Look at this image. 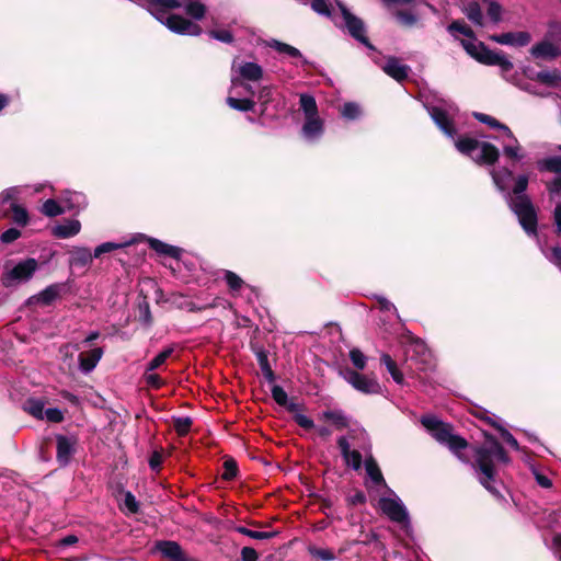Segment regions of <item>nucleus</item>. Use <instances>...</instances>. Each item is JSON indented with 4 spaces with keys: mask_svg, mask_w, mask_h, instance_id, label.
<instances>
[{
    "mask_svg": "<svg viewBox=\"0 0 561 561\" xmlns=\"http://www.w3.org/2000/svg\"><path fill=\"white\" fill-rule=\"evenodd\" d=\"M119 507L125 514H136L139 511V503L131 492L127 491L124 493V499Z\"/></svg>",
    "mask_w": 561,
    "mask_h": 561,
    "instance_id": "obj_36",
    "label": "nucleus"
},
{
    "mask_svg": "<svg viewBox=\"0 0 561 561\" xmlns=\"http://www.w3.org/2000/svg\"><path fill=\"white\" fill-rule=\"evenodd\" d=\"M192 421L188 417L178 419L174 422V428L179 435H186L191 428Z\"/></svg>",
    "mask_w": 561,
    "mask_h": 561,
    "instance_id": "obj_56",
    "label": "nucleus"
},
{
    "mask_svg": "<svg viewBox=\"0 0 561 561\" xmlns=\"http://www.w3.org/2000/svg\"><path fill=\"white\" fill-rule=\"evenodd\" d=\"M259 363H260V367H261L264 378L267 381L273 382L274 381V373H273V370L268 364L267 357L264 353L259 354Z\"/></svg>",
    "mask_w": 561,
    "mask_h": 561,
    "instance_id": "obj_48",
    "label": "nucleus"
},
{
    "mask_svg": "<svg viewBox=\"0 0 561 561\" xmlns=\"http://www.w3.org/2000/svg\"><path fill=\"white\" fill-rule=\"evenodd\" d=\"M44 419L53 423H60L64 420V413L57 408L44 410Z\"/></svg>",
    "mask_w": 561,
    "mask_h": 561,
    "instance_id": "obj_52",
    "label": "nucleus"
},
{
    "mask_svg": "<svg viewBox=\"0 0 561 561\" xmlns=\"http://www.w3.org/2000/svg\"><path fill=\"white\" fill-rule=\"evenodd\" d=\"M24 410L37 420H44V402L39 399H28Z\"/></svg>",
    "mask_w": 561,
    "mask_h": 561,
    "instance_id": "obj_32",
    "label": "nucleus"
},
{
    "mask_svg": "<svg viewBox=\"0 0 561 561\" xmlns=\"http://www.w3.org/2000/svg\"><path fill=\"white\" fill-rule=\"evenodd\" d=\"M491 175L496 187L505 193L513 176L512 171L507 168L494 169L491 171Z\"/></svg>",
    "mask_w": 561,
    "mask_h": 561,
    "instance_id": "obj_24",
    "label": "nucleus"
},
{
    "mask_svg": "<svg viewBox=\"0 0 561 561\" xmlns=\"http://www.w3.org/2000/svg\"><path fill=\"white\" fill-rule=\"evenodd\" d=\"M546 256L549 259V261H551L553 264L561 268V248H553L551 250V253L546 254Z\"/></svg>",
    "mask_w": 561,
    "mask_h": 561,
    "instance_id": "obj_63",
    "label": "nucleus"
},
{
    "mask_svg": "<svg viewBox=\"0 0 561 561\" xmlns=\"http://www.w3.org/2000/svg\"><path fill=\"white\" fill-rule=\"evenodd\" d=\"M59 291V285H50L42 290L38 295L32 297V299L41 302L42 305H49L58 297Z\"/></svg>",
    "mask_w": 561,
    "mask_h": 561,
    "instance_id": "obj_27",
    "label": "nucleus"
},
{
    "mask_svg": "<svg viewBox=\"0 0 561 561\" xmlns=\"http://www.w3.org/2000/svg\"><path fill=\"white\" fill-rule=\"evenodd\" d=\"M422 424L428 430L432 436L439 442L448 446V448L462 461H466L461 456L460 451L467 447V442L457 435L451 433L449 425L440 422L435 416L422 417Z\"/></svg>",
    "mask_w": 561,
    "mask_h": 561,
    "instance_id": "obj_5",
    "label": "nucleus"
},
{
    "mask_svg": "<svg viewBox=\"0 0 561 561\" xmlns=\"http://www.w3.org/2000/svg\"><path fill=\"white\" fill-rule=\"evenodd\" d=\"M501 435L503 437V439L514 449L518 450L519 449V444L517 442V439L506 430L504 428H501Z\"/></svg>",
    "mask_w": 561,
    "mask_h": 561,
    "instance_id": "obj_62",
    "label": "nucleus"
},
{
    "mask_svg": "<svg viewBox=\"0 0 561 561\" xmlns=\"http://www.w3.org/2000/svg\"><path fill=\"white\" fill-rule=\"evenodd\" d=\"M553 39H561V23L550 22L545 39L531 48L535 58L551 60L561 55V46L553 43Z\"/></svg>",
    "mask_w": 561,
    "mask_h": 561,
    "instance_id": "obj_9",
    "label": "nucleus"
},
{
    "mask_svg": "<svg viewBox=\"0 0 561 561\" xmlns=\"http://www.w3.org/2000/svg\"><path fill=\"white\" fill-rule=\"evenodd\" d=\"M42 213L47 217H56L66 213V208L61 201L57 202L56 199L49 198L43 204Z\"/></svg>",
    "mask_w": 561,
    "mask_h": 561,
    "instance_id": "obj_31",
    "label": "nucleus"
},
{
    "mask_svg": "<svg viewBox=\"0 0 561 561\" xmlns=\"http://www.w3.org/2000/svg\"><path fill=\"white\" fill-rule=\"evenodd\" d=\"M38 267L35 259H26L19 262L12 268H8L2 275V284L12 287L20 283L27 282Z\"/></svg>",
    "mask_w": 561,
    "mask_h": 561,
    "instance_id": "obj_12",
    "label": "nucleus"
},
{
    "mask_svg": "<svg viewBox=\"0 0 561 561\" xmlns=\"http://www.w3.org/2000/svg\"><path fill=\"white\" fill-rule=\"evenodd\" d=\"M237 476V463L234 460L229 459L224 462L222 478L225 480H232Z\"/></svg>",
    "mask_w": 561,
    "mask_h": 561,
    "instance_id": "obj_53",
    "label": "nucleus"
},
{
    "mask_svg": "<svg viewBox=\"0 0 561 561\" xmlns=\"http://www.w3.org/2000/svg\"><path fill=\"white\" fill-rule=\"evenodd\" d=\"M396 16L401 24L407 26H412L416 23V16L408 11H398Z\"/></svg>",
    "mask_w": 561,
    "mask_h": 561,
    "instance_id": "obj_55",
    "label": "nucleus"
},
{
    "mask_svg": "<svg viewBox=\"0 0 561 561\" xmlns=\"http://www.w3.org/2000/svg\"><path fill=\"white\" fill-rule=\"evenodd\" d=\"M149 12L170 31L182 35H199L201 27L184 18L169 13V10L183 8L193 19L201 20L206 12L203 3L192 0H147Z\"/></svg>",
    "mask_w": 561,
    "mask_h": 561,
    "instance_id": "obj_1",
    "label": "nucleus"
},
{
    "mask_svg": "<svg viewBox=\"0 0 561 561\" xmlns=\"http://www.w3.org/2000/svg\"><path fill=\"white\" fill-rule=\"evenodd\" d=\"M9 209L12 211V219L16 225L22 227L27 225L28 214L24 207L18 205L16 203H12Z\"/></svg>",
    "mask_w": 561,
    "mask_h": 561,
    "instance_id": "obj_38",
    "label": "nucleus"
},
{
    "mask_svg": "<svg viewBox=\"0 0 561 561\" xmlns=\"http://www.w3.org/2000/svg\"><path fill=\"white\" fill-rule=\"evenodd\" d=\"M411 351H413L414 353H420L421 354V362L423 364H430L431 362V353L426 350V346L424 345L423 342H415L411 345V350H409L408 352L410 353Z\"/></svg>",
    "mask_w": 561,
    "mask_h": 561,
    "instance_id": "obj_50",
    "label": "nucleus"
},
{
    "mask_svg": "<svg viewBox=\"0 0 561 561\" xmlns=\"http://www.w3.org/2000/svg\"><path fill=\"white\" fill-rule=\"evenodd\" d=\"M448 31L451 34L458 32L468 37V39L461 41V45L465 50L479 62L488 66H497L503 75L513 69V64L504 54L490 50L483 43L476 41L473 31L463 21H454L448 26Z\"/></svg>",
    "mask_w": 561,
    "mask_h": 561,
    "instance_id": "obj_2",
    "label": "nucleus"
},
{
    "mask_svg": "<svg viewBox=\"0 0 561 561\" xmlns=\"http://www.w3.org/2000/svg\"><path fill=\"white\" fill-rule=\"evenodd\" d=\"M257 553L256 551L251 547H244L241 550V559L242 561H257Z\"/></svg>",
    "mask_w": 561,
    "mask_h": 561,
    "instance_id": "obj_61",
    "label": "nucleus"
},
{
    "mask_svg": "<svg viewBox=\"0 0 561 561\" xmlns=\"http://www.w3.org/2000/svg\"><path fill=\"white\" fill-rule=\"evenodd\" d=\"M539 170L561 173V157H550L537 162Z\"/></svg>",
    "mask_w": 561,
    "mask_h": 561,
    "instance_id": "obj_35",
    "label": "nucleus"
},
{
    "mask_svg": "<svg viewBox=\"0 0 561 561\" xmlns=\"http://www.w3.org/2000/svg\"><path fill=\"white\" fill-rule=\"evenodd\" d=\"M157 547L161 554L169 559V561L176 558L178 553L182 551L181 546L175 541H161Z\"/></svg>",
    "mask_w": 561,
    "mask_h": 561,
    "instance_id": "obj_29",
    "label": "nucleus"
},
{
    "mask_svg": "<svg viewBox=\"0 0 561 561\" xmlns=\"http://www.w3.org/2000/svg\"><path fill=\"white\" fill-rule=\"evenodd\" d=\"M173 347H168L163 350L161 353H159L149 364H148V371H152L160 367L162 364L165 363V360L172 355Z\"/></svg>",
    "mask_w": 561,
    "mask_h": 561,
    "instance_id": "obj_41",
    "label": "nucleus"
},
{
    "mask_svg": "<svg viewBox=\"0 0 561 561\" xmlns=\"http://www.w3.org/2000/svg\"><path fill=\"white\" fill-rule=\"evenodd\" d=\"M536 79L548 85H558L561 82V72L558 70L539 71L536 75Z\"/></svg>",
    "mask_w": 561,
    "mask_h": 561,
    "instance_id": "obj_37",
    "label": "nucleus"
},
{
    "mask_svg": "<svg viewBox=\"0 0 561 561\" xmlns=\"http://www.w3.org/2000/svg\"><path fill=\"white\" fill-rule=\"evenodd\" d=\"M335 4H337L339 16L342 19V23L346 27L347 32L356 41L373 49V45L368 42V38L365 35L364 22L359 18L355 16L352 12H350V10L339 0H335Z\"/></svg>",
    "mask_w": 561,
    "mask_h": 561,
    "instance_id": "obj_13",
    "label": "nucleus"
},
{
    "mask_svg": "<svg viewBox=\"0 0 561 561\" xmlns=\"http://www.w3.org/2000/svg\"><path fill=\"white\" fill-rule=\"evenodd\" d=\"M295 422L305 430L314 427L313 421L305 414L295 415Z\"/></svg>",
    "mask_w": 561,
    "mask_h": 561,
    "instance_id": "obj_60",
    "label": "nucleus"
},
{
    "mask_svg": "<svg viewBox=\"0 0 561 561\" xmlns=\"http://www.w3.org/2000/svg\"><path fill=\"white\" fill-rule=\"evenodd\" d=\"M455 146L458 151L469 156L478 163L493 164L499 159L497 148L486 141L467 137L456 140Z\"/></svg>",
    "mask_w": 561,
    "mask_h": 561,
    "instance_id": "obj_7",
    "label": "nucleus"
},
{
    "mask_svg": "<svg viewBox=\"0 0 561 561\" xmlns=\"http://www.w3.org/2000/svg\"><path fill=\"white\" fill-rule=\"evenodd\" d=\"M224 278L232 291L239 290L244 284L242 278L231 271H225Z\"/></svg>",
    "mask_w": 561,
    "mask_h": 561,
    "instance_id": "obj_43",
    "label": "nucleus"
},
{
    "mask_svg": "<svg viewBox=\"0 0 561 561\" xmlns=\"http://www.w3.org/2000/svg\"><path fill=\"white\" fill-rule=\"evenodd\" d=\"M528 186V176L518 175L513 187L514 197L508 191L505 192L510 208L517 216L518 221L527 234L537 232V213L529 197L524 194Z\"/></svg>",
    "mask_w": 561,
    "mask_h": 561,
    "instance_id": "obj_3",
    "label": "nucleus"
},
{
    "mask_svg": "<svg viewBox=\"0 0 561 561\" xmlns=\"http://www.w3.org/2000/svg\"><path fill=\"white\" fill-rule=\"evenodd\" d=\"M103 355V351L100 347L93 348L89 352H82L79 354V367L84 374L92 371Z\"/></svg>",
    "mask_w": 561,
    "mask_h": 561,
    "instance_id": "obj_18",
    "label": "nucleus"
},
{
    "mask_svg": "<svg viewBox=\"0 0 561 561\" xmlns=\"http://www.w3.org/2000/svg\"><path fill=\"white\" fill-rule=\"evenodd\" d=\"M209 35L222 43H231L233 39L232 34L228 30H213Z\"/></svg>",
    "mask_w": 561,
    "mask_h": 561,
    "instance_id": "obj_57",
    "label": "nucleus"
},
{
    "mask_svg": "<svg viewBox=\"0 0 561 561\" xmlns=\"http://www.w3.org/2000/svg\"><path fill=\"white\" fill-rule=\"evenodd\" d=\"M463 13L473 24L478 26L484 25V18L479 3L470 2L463 8Z\"/></svg>",
    "mask_w": 561,
    "mask_h": 561,
    "instance_id": "obj_26",
    "label": "nucleus"
},
{
    "mask_svg": "<svg viewBox=\"0 0 561 561\" xmlns=\"http://www.w3.org/2000/svg\"><path fill=\"white\" fill-rule=\"evenodd\" d=\"M236 530L244 536H248L252 539H256V540H266V539H271L273 537L276 536V531H256V530H251L244 526H238L236 527Z\"/></svg>",
    "mask_w": 561,
    "mask_h": 561,
    "instance_id": "obj_39",
    "label": "nucleus"
},
{
    "mask_svg": "<svg viewBox=\"0 0 561 561\" xmlns=\"http://www.w3.org/2000/svg\"><path fill=\"white\" fill-rule=\"evenodd\" d=\"M21 232L15 228H10L5 230L1 236V241L4 243H10L20 238Z\"/></svg>",
    "mask_w": 561,
    "mask_h": 561,
    "instance_id": "obj_59",
    "label": "nucleus"
},
{
    "mask_svg": "<svg viewBox=\"0 0 561 561\" xmlns=\"http://www.w3.org/2000/svg\"><path fill=\"white\" fill-rule=\"evenodd\" d=\"M81 224L77 219H67L53 228V234L56 238L67 239L77 236L80 232Z\"/></svg>",
    "mask_w": 561,
    "mask_h": 561,
    "instance_id": "obj_19",
    "label": "nucleus"
},
{
    "mask_svg": "<svg viewBox=\"0 0 561 561\" xmlns=\"http://www.w3.org/2000/svg\"><path fill=\"white\" fill-rule=\"evenodd\" d=\"M272 47H274L279 53L287 54L290 57H295V58L301 57L300 51L297 48H295L288 44L274 41V43L272 44Z\"/></svg>",
    "mask_w": 561,
    "mask_h": 561,
    "instance_id": "obj_45",
    "label": "nucleus"
},
{
    "mask_svg": "<svg viewBox=\"0 0 561 561\" xmlns=\"http://www.w3.org/2000/svg\"><path fill=\"white\" fill-rule=\"evenodd\" d=\"M337 445L346 465L355 470L359 469L363 462V456L357 449H352L351 447L366 449V433L354 432L348 434V436H342L339 438Z\"/></svg>",
    "mask_w": 561,
    "mask_h": 561,
    "instance_id": "obj_8",
    "label": "nucleus"
},
{
    "mask_svg": "<svg viewBox=\"0 0 561 561\" xmlns=\"http://www.w3.org/2000/svg\"><path fill=\"white\" fill-rule=\"evenodd\" d=\"M553 225L556 227L557 234L561 236V202L557 203L553 214Z\"/></svg>",
    "mask_w": 561,
    "mask_h": 561,
    "instance_id": "obj_58",
    "label": "nucleus"
},
{
    "mask_svg": "<svg viewBox=\"0 0 561 561\" xmlns=\"http://www.w3.org/2000/svg\"><path fill=\"white\" fill-rule=\"evenodd\" d=\"M321 419L332 423L336 428L347 426V419L341 411L328 410L321 414Z\"/></svg>",
    "mask_w": 561,
    "mask_h": 561,
    "instance_id": "obj_28",
    "label": "nucleus"
},
{
    "mask_svg": "<svg viewBox=\"0 0 561 561\" xmlns=\"http://www.w3.org/2000/svg\"><path fill=\"white\" fill-rule=\"evenodd\" d=\"M61 203L66 211L80 210L85 207V196L79 192L67 191L61 196Z\"/></svg>",
    "mask_w": 561,
    "mask_h": 561,
    "instance_id": "obj_21",
    "label": "nucleus"
},
{
    "mask_svg": "<svg viewBox=\"0 0 561 561\" xmlns=\"http://www.w3.org/2000/svg\"><path fill=\"white\" fill-rule=\"evenodd\" d=\"M272 397L279 405H286L288 397L286 391L280 386H273Z\"/></svg>",
    "mask_w": 561,
    "mask_h": 561,
    "instance_id": "obj_54",
    "label": "nucleus"
},
{
    "mask_svg": "<svg viewBox=\"0 0 561 561\" xmlns=\"http://www.w3.org/2000/svg\"><path fill=\"white\" fill-rule=\"evenodd\" d=\"M322 131L323 124L318 116L306 118V122L302 126V134L307 139H317L321 136Z\"/></svg>",
    "mask_w": 561,
    "mask_h": 561,
    "instance_id": "obj_22",
    "label": "nucleus"
},
{
    "mask_svg": "<svg viewBox=\"0 0 561 561\" xmlns=\"http://www.w3.org/2000/svg\"><path fill=\"white\" fill-rule=\"evenodd\" d=\"M513 141H514V145H505L503 147V151H504V154L506 157H508L510 159H514V160H520L524 158V154L522 153L520 151V146L517 141V139L514 137V138H511Z\"/></svg>",
    "mask_w": 561,
    "mask_h": 561,
    "instance_id": "obj_44",
    "label": "nucleus"
},
{
    "mask_svg": "<svg viewBox=\"0 0 561 561\" xmlns=\"http://www.w3.org/2000/svg\"><path fill=\"white\" fill-rule=\"evenodd\" d=\"M476 467L480 472V483L491 493L497 495L499 492L491 485L495 476L494 460L500 462H507L506 456L502 445L494 438H486L483 446L476 449Z\"/></svg>",
    "mask_w": 561,
    "mask_h": 561,
    "instance_id": "obj_4",
    "label": "nucleus"
},
{
    "mask_svg": "<svg viewBox=\"0 0 561 561\" xmlns=\"http://www.w3.org/2000/svg\"><path fill=\"white\" fill-rule=\"evenodd\" d=\"M227 104L233 108V110H237V111H241V112H249V111H252L254 108V101L252 99H237V98H233V96H228L227 98Z\"/></svg>",
    "mask_w": 561,
    "mask_h": 561,
    "instance_id": "obj_34",
    "label": "nucleus"
},
{
    "mask_svg": "<svg viewBox=\"0 0 561 561\" xmlns=\"http://www.w3.org/2000/svg\"><path fill=\"white\" fill-rule=\"evenodd\" d=\"M381 69L397 81L404 80L410 72V67L400 62L396 57H389L381 66Z\"/></svg>",
    "mask_w": 561,
    "mask_h": 561,
    "instance_id": "obj_16",
    "label": "nucleus"
},
{
    "mask_svg": "<svg viewBox=\"0 0 561 561\" xmlns=\"http://www.w3.org/2000/svg\"><path fill=\"white\" fill-rule=\"evenodd\" d=\"M311 8L314 12L320 15H324L328 18H332L336 24H339V10L337 5L333 7L328 3L325 0H312Z\"/></svg>",
    "mask_w": 561,
    "mask_h": 561,
    "instance_id": "obj_23",
    "label": "nucleus"
},
{
    "mask_svg": "<svg viewBox=\"0 0 561 561\" xmlns=\"http://www.w3.org/2000/svg\"><path fill=\"white\" fill-rule=\"evenodd\" d=\"M20 192H21V190L18 186L9 187V188L4 190L3 192H1L0 193V206L5 205L7 203H9L10 205L12 203H15L20 195Z\"/></svg>",
    "mask_w": 561,
    "mask_h": 561,
    "instance_id": "obj_42",
    "label": "nucleus"
},
{
    "mask_svg": "<svg viewBox=\"0 0 561 561\" xmlns=\"http://www.w3.org/2000/svg\"><path fill=\"white\" fill-rule=\"evenodd\" d=\"M492 38L502 45L525 46L530 42V35L526 32L504 33Z\"/></svg>",
    "mask_w": 561,
    "mask_h": 561,
    "instance_id": "obj_20",
    "label": "nucleus"
},
{
    "mask_svg": "<svg viewBox=\"0 0 561 561\" xmlns=\"http://www.w3.org/2000/svg\"><path fill=\"white\" fill-rule=\"evenodd\" d=\"M69 253L70 264L75 266H87L91 263L93 257L88 248H73Z\"/></svg>",
    "mask_w": 561,
    "mask_h": 561,
    "instance_id": "obj_25",
    "label": "nucleus"
},
{
    "mask_svg": "<svg viewBox=\"0 0 561 561\" xmlns=\"http://www.w3.org/2000/svg\"><path fill=\"white\" fill-rule=\"evenodd\" d=\"M57 442V460L61 466L68 465L75 451L76 440L71 437L58 435Z\"/></svg>",
    "mask_w": 561,
    "mask_h": 561,
    "instance_id": "obj_15",
    "label": "nucleus"
},
{
    "mask_svg": "<svg viewBox=\"0 0 561 561\" xmlns=\"http://www.w3.org/2000/svg\"><path fill=\"white\" fill-rule=\"evenodd\" d=\"M431 117L439 129L448 137L454 138L456 129L454 122L458 114V108L454 104L442 103L427 108Z\"/></svg>",
    "mask_w": 561,
    "mask_h": 561,
    "instance_id": "obj_10",
    "label": "nucleus"
},
{
    "mask_svg": "<svg viewBox=\"0 0 561 561\" xmlns=\"http://www.w3.org/2000/svg\"><path fill=\"white\" fill-rule=\"evenodd\" d=\"M548 190L551 195L561 194V176L556 178L551 183H549Z\"/></svg>",
    "mask_w": 561,
    "mask_h": 561,
    "instance_id": "obj_64",
    "label": "nucleus"
},
{
    "mask_svg": "<svg viewBox=\"0 0 561 561\" xmlns=\"http://www.w3.org/2000/svg\"><path fill=\"white\" fill-rule=\"evenodd\" d=\"M488 16L493 23H499L502 19V7L495 1H490Z\"/></svg>",
    "mask_w": 561,
    "mask_h": 561,
    "instance_id": "obj_51",
    "label": "nucleus"
},
{
    "mask_svg": "<svg viewBox=\"0 0 561 561\" xmlns=\"http://www.w3.org/2000/svg\"><path fill=\"white\" fill-rule=\"evenodd\" d=\"M263 68L259 64L234 59L231 66L230 91L237 87H243L247 93L254 95L253 88L247 82H257L263 78Z\"/></svg>",
    "mask_w": 561,
    "mask_h": 561,
    "instance_id": "obj_6",
    "label": "nucleus"
},
{
    "mask_svg": "<svg viewBox=\"0 0 561 561\" xmlns=\"http://www.w3.org/2000/svg\"><path fill=\"white\" fill-rule=\"evenodd\" d=\"M341 114L347 119H355L360 114V108L356 103H345L342 107Z\"/></svg>",
    "mask_w": 561,
    "mask_h": 561,
    "instance_id": "obj_49",
    "label": "nucleus"
},
{
    "mask_svg": "<svg viewBox=\"0 0 561 561\" xmlns=\"http://www.w3.org/2000/svg\"><path fill=\"white\" fill-rule=\"evenodd\" d=\"M308 550L312 557L319 558L324 561H331V560L335 559L333 551L330 549H323V548H318V547L312 546V547H309Z\"/></svg>",
    "mask_w": 561,
    "mask_h": 561,
    "instance_id": "obj_47",
    "label": "nucleus"
},
{
    "mask_svg": "<svg viewBox=\"0 0 561 561\" xmlns=\"http://www.w3.org/2000/svg\"><path fill=\"white\" fill-rule=\"evenodd\" d=\"M387 491L390 493V496H382L379 499V508L392 522L401 524L403 527L408 526L410 520L405 506L391 490Z\"/></svg>",
    "mask_w": 561,
    "mask_h": 561,
    "instance_id": "obj_11",
    "label": "nucleus"
},
{
    "mask_svg": "<svg viewBox=\"0 0 561 561\" xmlns=\"http://www.w3.org/2000/svg\"><path fill=\"white\" fill-rule=\"evenodd\" d=\"M299 103L306 118L318 116L317 103L312 95L301 94Z\"/></svg>",
    "mask_w": 561,
    "mask_h": 561,
    "instance_id": "obj_30",
    "label": "nucleus"
},
{
    "mask_svg": "<svg viewBox=\"0 0 561 561\" xmlns=\"http://www.w3.org/2000/svg\"><path fill=\"white\" fill-rule=\"evenodd\" d=\"M344 378L356 390L363 393L376 394L381 391L379 382L374 377L362 375L355 370H346Z\"/></svg>",
    "mask_w": 561,
    "mask_h": 561,
    "instance_id": "obj_14",
    "label": "nucleus"
},
{
    "mask_svg": "<svg viewBox=\"0 0 561 561\" xmlns=\"http://www.w3.org/2000/svg\"><path fill=\"white\" fill-rule=\"evenodd\" d=\"M365 468L367 476L369 478V482L367 483L368 488L376 486L377 489H386L389 490L385 479L382 477V473L376 462V460L373 457H368L365 460Z\"/></svg>",
    "mask_w": 561,
    "mask_h": 561,
    "instance_id": "obj_17",
    "label": "nucleus"
},
{
    "mask_svg": "<svg viewBox=\"0 0 561 561\" xmlns=\"http://www.w3.org/2000/svg\"><path fill=\"white\" fill-rule=\"evenodd\" d=\"M350 358L353 365L357 369H364L366 366L367 357L364 355L362 351L358 348H353L350 351Z\"/></svg>",
    "mask_w": 561,
    "mask_h": 561,
    "instance_id": "obj_46",
    "label": "nucleus"
},
{
    "mask_svg": "<svg viewBox=\"0 0 561 561\" xmlns=\"http://www.w3.org/2000/svg\"><path fill=\"white\" fill-rule=\"evenodd\" d=\"M129 242L116 243V242H104L94 249V257H100L104 253L112 252L128 245Z\"/></svg>",
    "mask_w": 561,
    "mask_h": 561,
    "instance_id": "obj_40",
    "label": "nucleus"
},
{
    "mask_svg": "<svg viewBox=\"0 0 561 561\" xmlns=\"http://www.w3.org/2000/svg\"><path fill=\"white\" fill-rule=\"evenodd\" d=\"M474 116L481 123L488 124L489 126H491L493 128H499V129L503 130V133L506 135V137L514 138V135H513L512 130L506 125H503V124L499 123L492 116H489V115L482 114V113H474Z\"/></svg>",
    "mask_w": 561,
    "mask_h": 561,
    "instance_id": "obj_33",
    "label": "nucleus"
}]
</instances>
